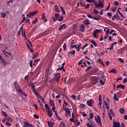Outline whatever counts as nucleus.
Segmentation results:
<instances>
[{"label":"nucleus","mask_w":127,"mask_h":127,"mask_svg":"<svg viewBox=\"0 0 127 127\" xmlns=\"http://www.w3.org/2000/svg\"><path fill=\"white\" fill-rule=\"evenodd\" d=\"M94 4L95 5L96 8H98V7H101V8H103L104 7V0H99L98 1V3L97 4V1L94 2Z\"/></svg>","instance_id":"nucleus-1"},{"label":"nucleus","mask_w":127,"mask_h":127,"mask_svg":"<svg viewBox=\"0 0 127 127\" xmlns=\"http://www.w3.org/2000/svg\"><path fill=\"white\" fill-rule=\"evenodd\" d=\"M32 91L34 95H35L37 98H38V97H40V98L41 97V95H40L39 93L37 92V90H36V88H35V86H34V84H32Z\"/></svg>","instance_id":"nucleus-2"},{"label":"nucleus","mask_w":127,"mask_h":127,"mask_svg":"<svg viewBox=\"0 0 127 127\" xmlns=\"http://www.w3.org/2000/svg\"><path fill=\"white\" fill-rule=\"evenodd\" d=\"M95 120L98 126H100V127H102V122L101 121V117H100V116H97V117H95Z\"/></svg>","instance_id":"nucleus-3"},{"label":"nucleus","mask_w":127,"mask_h":127,"mask_svg":"<svg viewBox=\"0 0 127 127\" xmlns=\"http://www.w3.org/2000/svg\"><path fill=\"white\" fill-rule=\"evenodd\" d=\"M14 85L15 86V88L16 89V90L19 92H20V91H21V88H20V86H19V85H18V84L17 83V81H15L14 82Z\"/></svg>","instance_id":"nucleus-4"},{"label":"nucleus","mask_w":127,"mask_h":127,"mask_svg":"<svg viewBox=\"0 0 127 127\" xmlns=\"http://www.w3.org/2000/svg\"><path fill=\"white\" fill-rule=\"evenodd\" d=\"M91 80L92 83H93V84H94V85H96V84L98 83V77H97L93 76L92 77H91Z\"/></svg>","instance_id":"nucleus-5"},{"label":"nucleus","mask_w":127,"mask_h":127,"mask_svg":"<svg viewBox=\"0 0 127 127\" xmlns=\"http://www.w3.org/2000/svg\"><path fill=\"white\" fill-rule=\"evenodd\" d=\"M100 32H101V30H99V29H96L93 31V37H94V38H97V34H98V33H100Z\"/></svg>","instance_id":"nucleus-6"},{"label":"nucleus","mask_w":127,"mask_h":127,"mask_svg":"<svg viewBox=\"0 0 127 127\" xmlns=\"http://www.w3.org/2000/svg\"><path fill=\"white\" fill-rule=\"evenodd\" d=\"M81 47V44L78 45H71V48H76L77 51H80V47Z\"/></svg>","instance_id":"nucleus-7"},{"label":"nucleus","mask_w":127,"mask_h":127,"mask_svg":"<svg viewBox=\"0 0 127 127\" xmlns=\"http://www.w3.org/2000/svg\"><path fill=\"white\" fill-rule=\"evenodd\" d=\"M27 41L28 42L26 43L28 49H29L30 52H32V49L31 48H30V46H31V47H32V44L31 43V42H30V41H29V40H28ZM29 44H30V45H29Z\"/></svg>","instance_id":"nucleus-8"},{"label":"nucleus","mask_w":127,"mask_h":127,"mask_svg":"<svg viewBox=\"0 0 127 127\" xmlns=\"http://www.w3.org/2000/svg\"><path fill=\"white\" fill-rule=\"evenodd\" d=\"M60 78H61V75L60 74V73H57L55 75V80L56 81L57 83H58Z\"/></svg>","instance_id":"nucleus-9"},{"label":"nucleus","mask_w":127,"mask_h":127,"mask_svg":"<svg viewBox=\"0 0 127 127\" xmlns=\"http://www.w3.org/2000/svg\"><path fill=\"white\" fill-rule=\"evenodd\" d=\"M0 60L4 66H5V65L7 64V63H6V61L4 60V59H3V58L1 55H0Z\"/></svg>","instance_id":"nucleus-10"},{"label":"nucleus","mask_w":127,"mask_h":127,"mask_svg":"<svg viewBox=\"0 0 127 127\" xmlns=\"http://www.w3.org/2000/svg\"><path fill=\"white\" fill-rule=\"evenodd\" d=\"M23 124L24 125V127H32V125L29 124V123L26 121H24Z\"/></svg>","instance_id":"nucleus-11"},{"label":"nucleus","mask_w":127,"mask_h":127,"mask_svg":"<svg viewBox=\"0 0 127 127\" xmlns=\"http://www.w3.org/2000/svg\"><path fill=\"white\" fill-rule=\"evenodd\" d=\"M66 28H67V26L66 25V24H64L60 26V27L59 28V30L60 31H61L62 29H66Z\"/></svg>","instance_id":"nucleus-12"},{"label":"nucleus","mask_w":127,"mask_h":127,"mask_svg":"<svg viewBox=\"0 0 127 127\" xmlns=\"http://www.w3.org/2000/svg\"><path fill=\"white\" fill-rule=\"evenodd\" d=\"M64 65H65V63L62 64L61 67H60V65H59V68L57 69V71H59V70H63L64 72H65V69H64Z\"/></svg>","instance_id":"nucleus-13"},{"label":"nucleus","mask_w":127,"mask_h":127,"mask_svg":"<svg viewBox=\"0 0 127 127\" xmlns=\"http://www.w3.org/2000/svg\"><path fill=\"white\" fill-rule=\"evenodd\" d=\"M87 105L89 106V107H92L93 104H94V101L92 100H91L89 101L87 100Z\"/></svg>","instance_id":"nucleus-14"},{"label":"nucleus","mask_w":127,"mask_h":127,"mask_svg":"<svg viewBox=\"0 0 127 127\" xmlns=\"http://www.w3.org/2000/svg\"><path fill=\"white\" fill-rule=\"evenodd\" d=\"M113 127H120L121 123H120V122H117L115 121L113 123Z\"/></svg>","instance_id":"nucleus-15"},{"label":"nucleus","mask_w":127,"mask_h":127,"mask_svg":"<svg viewBox=\"0 0 127 127\" xmlns=\"http://www.w3.org/2000/svg\"><path fill=\"white\" fill-rule=\"evenodd\" d=\"M79 29L80 31L84 32L85 31V26L83 24L80 25L79 26Z\"/></svg>","instance_id":"nucleus-16"},{"label":"nucleus","mask_w":127,"mask_h":127,"mask_svg":"<svg viewBox=\"0 0 127 127\" xmlns=\"http://www.w3.org/2000/svg\"><path fill=\"white\" fill-rule=\"evenodd\" d=\"M83 23L85 25H89V24H91V22H90V21H89L88 19H86L85 20H84L83 21Z\"/></svg>","instance_id":"nucleus-17"},{"label":"nucleus","mask_w":127,"mask_h":127,"mask_svg":"<svg viewBox=\"0 0 127 127\" xmlns=\"http://www.w3.org/2000/svg\"><path fill=\"white\" fill-rule=\"evenodd\" d=\"M60 8L62 11L63 14H64V15H65V14H66V11H65V9H64V7H63V6H60Z\"/></svg>","instance_id":"nucleus-18"},{"label":"nucleus","mask_w":127,"mask_h":127,"mask_svg":"<svg viewBox=\"0 0 127 127\" xmlns=\"http://www.w3.org/2000/svg\"><path fill=\"white\" fill-rule=\"evenodd\" d=\"M115 44H117V42H114L112 44L111 48H107V50H113V49H114V45H115Z\"/></svg>","instance_id":"nucleus-19"},{"label":"nucleus","mask_w":127,"mask_h":127,"mask_svg":"<svg viewBox=\"0 0 127 127\" xmlns=\"http://www.w3.org/2000/svg\"><path fill=\"white\" fill-rule=\"evenodd\" d=\"M40 61V59H38L34 61L33 65L34 66H36V65L38 64V62Z\"/></svg>","instance_id":"nucleus-20"},{"label":"nucleus","mask_w":127,"mask_h":127,"mask_svg":"<svg viewBox=\"0 0 127 127\" xmlns=\"http://www.w3.org/2000/svg\"><path fill=\"white\" fill-rule=\"evenodd\" d=\"M18 93H19V94H21L22 95H23V96H25V97H27V94H25V92H24L23 91H22V89H21V90H20Z\"/></svg>","instance_id":"nucleus-21"},{"label":"nucleus","mask_w":127,"mask_h":127,"mask_svg":"<svg viewBox=\"0 0 127 127\" xmlns=\"http://www.w3.org/2000/svg\"><path fill=\"white\" fill-rule=\"evenodd\" d=\"M109 73H113L114 74H117V70L115 68H112Z\"/></svg>","instance_id":"nucleus-22"},{"label":"nucleus","mask_w":127,"mask_h":127,"mask_svg":"<svg viewBox=\"0 0 127 127\" xmlns=\"http://www.w3.org/2000/svg\"><path fill=\"white\" fill-rule=\"evenodd\" d=\"M48 115L49 118H51V117H52V110L48 111Z\"/></svg>","instance_id":"nucleus-23"},{"label":"nucleus","mask_w":127,"mask_h":127,"mask_svg":"<svg viewBox=\"0 0 127 127\" xmlns=\"http://www.w3.org/2000/svg\"><path fill=\"white\" fill-rule=\"evenodd\" d=\"M55 112V116L57 118V119H58V120H59V121H61V118H60V117H59V115H58V114L57 113V112Z\"/></svg>","instance_id":"nucleus-24"},{"label":"nucleus","mask_w":127,"mask_h":127,"mask_svg":"<svg viewBox=\"0 0 127 127\" xmlns=\"http://www.w3.org/2000/svg\"><path fill=\"white\" fill-rule=\"evenodd\" d=\"M64 111H65L66 114H70V113H71V111H70V110L68 108H64Z\"/></svg>","instance_id":"nucleus-25"},{"label":"nucleus","mask_w":127,"mask_h":127,"mask_svg":"<svg viewBox=\"0 0 127 127\" xmlns=\"http://www.w3.org/2000/svg\"><path fill=\"white\" fill-rule=\"evenodd\" d=\"M47 123L49 127H53V122L48 121Z\"/></svg>","instance_id":"nucleus-26"},{"label":"nucleus","mask_w":127,"mask_h":127,"mask_svg":"<svg viewBox=\"0 0 127 127\" xmlns=\"http://www.w3.org/2000/svg\"><path fill=\"white\" fill-rule=\"evenodd\" d=\"M47 35V34H46L45 32H44L39 34V37H43V36H45V35Z\"/></svg>","instance_id":"nucleus-27"},{"label":"nucleus","mask_w":127,"mask_h":127,"mask_svg":"<svg viewBox=\"0 0 127 127\" xmlns=\"http://www.w3.org/2000/svg\"><path fill=\"white\" fill-rule=\"evenodd\" d=\"M60 127H66V125L64 122H62L60 124Z\"/></svg>","instance_id":"nucleus-28"},{"label":"nucleus","mask_w":127,"mask_h":127,"mask_svg":"<svg viewBox=\"0 0 127 127\" xmlns=\"http://www.w3.org/2000/svg\"><path fill=\"white\" fill-rule=\"evenodd\" d=\"M117 88H121L122 89H125L126 86L125 85H123L122 84H120L119 85H117Z\"/></svg>","instance_id":"nucleus-29"},{"label":"nucleus","mask_w":127,"mask_h":127,"mask_svg":"<svg viewBox=\"0 0 127 127\" xmlns=\"http://www.w3.org/2000/svg\"><path fill=\"white\" fill-rule=\"evenodd\" d=\"M98 62L100 64H102L103 67H105V64H104V63H103V60H102V59H99V60H98Z\"/></svg>","instance_id":"nucleus-30"},{"label":"nucleus","mask_w":127,"mask_h":127,"mask_svg":"<svg viewBox=\"0 0 127 127\" xmlns=\"http://www.w3.org/2000/svg\"><path fill=\"white\" fill-rule=\"evenodd\" d=\"M55 9L57 12H60V11H59V9L58 8V6H57V5H56L55 6Z\"/></svg>","instance_id":"nucleus-31"},{"label":"nucleus","mask_w":127,"mask_h":127,"mask_svg":"<svg viewBox=\"0 0 127 127\" xmlns=\"http://www.w3.org/2000/svg\"><path fill=\"white\" fill-rule=\"evenodd\" d=\"M120 112L121 114H125L126 113V111L124 108H120Z\"/></svg>","instance_id":"nucleus-32"},{"label":"nucleus","mask_w":127,"mask_h":127,"mask_svg":"<svg viewBox=\"0 0 127 127\" xmlns=\"http://www.w3.org/2000/svg\"><path fill=\"white\" fill-rule=\"evenodd\" d=\"M45 107L46 110H48V111H50V108L49 107V106L47 104H45Z\"/></svg>","instance_id":"nucleus-33"},{"label":"nucleus","mask_w":127,"mask_h":127,"mask_svg":"<svg viewBox=\"0 0 127 127\" xmlns=\"http://www.w3.org/2000/svg\"><path fill=\"white\" fill-rule=\"evenodd\" d=\"M79 108L80 109H85V105H84L83 103L80 104L79 105Z\"/></svg>","instance_id":"nucleus-34"},{"label":"nucleus","mask_w":127,"mask_h":127,"mask_svg":"<svg viewBox=\"0 0 127 127\" xmlns=\"http://www.w3.org/2000/svg\"><path fill=\"white\" fill-rule=\"evenodd\" d=\"M99 82L102 85H105V83H106V80H100Z\"/></svg>","instance_id":"nucleus-35"},{"label":"nucleus","mask_w":127,"mask_h":127,"mask_svg":"<svg viewBox=\"0 0 127 127\" xmlns=\"http://www.w3.org/2000/svg\"><path fill=\"white\" fill-rule=\"evenodd\" d=\"M107 15H108V17H109V18H112V15L111 12H108L107 13Z\"/></svg>","instance_id":"nucleus-36"},{"label":"nucleus","mask_w":127,"mask_h":127,"mask_svg":"<svg viewBox=\"0 0 127 127\" xmlns=\"http://www.w3.org/2000/svg\"><path fill=\"white\" fill-rule=\"evenodd\" d=\"M50 103L52 107L54 106V102L53 100H51V99H50Z\"/></svg>","instance_id":"nucleus-37"},{"label":"nucleus","mask_w":127,"mask_h":127,"mask_svg":"<svg viewBox=\"0 0 127 127\" xmlns=\"http://www.w3.org/2000/svg\"><path fill=\"white\" fill-rule=\"evenodd\" d=\"M76 53L75 51H70V52L68 53V54H71V55H74Z\"/></svg>","instance_id":"nucleus-38"},{"label":"nucleus","mask_w":127,"mask_h":127,"mask_svg":"<svg viewBox=\"0 0 127 127\" xmlns=\"http://www.w3.org/2000/svg\"><path fill=\"white\" fill-rule=\"evenodd\" d=\"M37 56H38V53H36L35 54L33 55V59H35V58H37Z\"/></svg>","instance_id":"nucleus-39"},{"label":"nucleus","mask_w":127,"mask_h":127,"mask_svg":"<svg viewBox=\"0 0 127 127\" xmlns=\"http://www.w3.org/2000/svg\"><path fill=\"white\" fill-rule=\"evenodd\" d=\"M30 16H32V12H30L29 14H27V18H29Z\"/></svg>","instance_id":"nucleus-40"},{"label":"nucleus","mask_w":127,"mask_h":127,"mask_svg":"<svg viewBox=\"0 0 127 127\" xmlns=\"http://www.w3.org/2000/svg\"><path fill=\"white\" fill-rule=\"evenodd\" d=\"M114 99L116 101H119V98L117 97V94L116 93L114 94Z\"/></svg>","instance_id":"nucleus-41"},{"label":"nucleus","mask_w":127,"mask_h":127,"mask_svg":"<svg viewBox=\"0 0 127 127\" xmlns=\"http://www.w3.org/2000/svg\"><path fill=\"white\" fill-rule=\"evenodd\" d=\"M90 42H91V43H92V44L93 45H94V46H97V44L96 43V42H95V41H94V40H91V41H90Z\"/></svg>","instance_id":"nucleus-42"},{"label":"nucleus","mask_w":127,"mask_h":127,"mask_svg":"<svg viewBox=\"0 0 127 127\" xmlns=\"http://www.w3.org/2000/svg\"><path fill=\"white\" fill-rule=\"evenodd\" d=\"M1 16L2 18H5V16H6V14L4 13H1Z\"/></svg>","instance_id":"nucleus-43"},{"label":"nucleus","mask_w":127,"mask_h":127,"mask_svg":"<svg viewBox=\"0 0 127 127\" xmlns=\"http://www.w3.org/2000/svg\"><path fill=\"white\" fill-rule=\"evenodd\" d=\"M87 2H93L95 3V1H96L95 0H86Z\"/></svg>","instance_id":"nucleus-44"},{"label":"nucleus","mask_w":127,"mask_h":127,"mask_svg":"<svg viewBox=\"0 0 127 127\" xmlns=\"http://www.w3.org/2000/svg\"><path fill=\"white\" fill-rule=\"evenodd\" d=\"M37 12H38V10H36L32 12V15H35V14H36L37 13Z\"/></svg>","instance_id":"nucleus-45"},{"label":"nucleus","mask_w":127,"mask_h":127,"mask_svg":"<svg viewBox=\"0 0 127 127\" xmlns=\"http://www.w3.org/2000/svg\"><path fill=\"white\" fill-rule=\"evenodd\" d=\"M89 117L91 120L94 118V114L93 113H90L89 115Z\"/></svg>","instance_id":"nucleus-46"},{"label":"nucleus","mask_w":127,"mask_h":127,"mask_svg":"<svg viewBox=\"0 0 127 127\" xmlns=\"http://www.w3.org/2000/svg\"><path fill=\"white\" fill-rule=\"evenodd\" d=\"M63 15L61 16L60 18L58 19L59 21H62L63 20Z\"/></svg>","instance_id":"nucleus-47"},{"label":"nucleus","mask_w":127,"mask_h":127,"mask_svg":"<svg viewBox=\"0 0 127 127\" xmlns=\"http://www.w3.org/2000/svg\"><path fill=\"white\" fill-rule=\"evenodd\" d=\"M42 20H44V19H45V14H44V13L42 15Z\"/></svg>","instance_id":"nucleus-48"},{"label":"nucleus","mask_w":127,"mask_h":127,"mask_svg":"<svg viewBox=\"0 0 127 127\" xmlns=\"http://www.w3.org/2000/svg\"><path fill=\"white\" fill-rule=\"evenodd\" d=\"M22 26H23V25H22V26L20 28V30L18 31V36H20V29L22 28Z\"/></svg>","instance_id":"nucleus-49"},{"label":"nucleus","mask_w":127,"mask_h":127,"mask_svg":"<svg viewBox=\"0 0 127 127\" xmlns=\"http://www.w3.org/2000/svg\"><path fill=\"white\" fill-rule=\"evenodd\" d=\"M78 26H77V25L76 24H74L73 25V30H76L77 29V27Z\"/></svg>","instance_id":"nucleus-50"},{"label":"nucleus","mask_w":127,"mask_h":127,"mask_svg":"<svg viewBox=\"0 0 127 127\" xmlns=\"http://www.w3.org/2000/svg\"><path fill=\"white\" fill-rule=\"evenodd\" d=\"M6 126H7V127H11V124H10V123L9 122H7L5 124Z\"/></svg>","instance_id":"nucleus-51"},{"label":"nucleus","mask_w":127,"mask_h":127,"mask_svg":"<svg viewBox=\"0 0 127 127\" xmlns=\"http://www.w3.org/2000/svg\"><path fill=\"white\" fill-rule=\"evenodd\" d=\"M119 61L120 62H121V63H125V61H124V60H123V59H122V58H119Z\"/></svg>","instance_id":"nucleus-52"},{"label":"nucleus","mask_w":127,"mask_h":127,"mask_svg":"<svg viewBox=\"0 0 127 127\" xmlns=\"http://www.w3.org/2000/svg\"><path fill=\"white\" fill-rule=\"evenodd\" d=\"M33 116L35 119H39V116L36 114H34Z\"/></svg>","instance_id":"nucleus-53"},{"label":"nucleus","mask_w":127,"mask_h":127,"mask_svg":"<svg viewBox=\"0 0 127 127\" xmlns=\"http://www.w3.org/2000/svg\"><path fill=\"white\" fill-rule=\"evenodd\" d=\"M37 18H36L35 20L33 21L32 23L33 24H35V23H36V22H37Z\"/></svg>","instance_id":"nucleus-54"},{"label":"nucleus","mask_w":127,"mask_h":127,"mask_svg":"<svg viewBox=\"0 0 127 127\" xmlns=\"http://www.w3.org/2000/svg\"><path fill=\"white\" fill-rule=\"evenodd\" d=\"M55 16L56 18H59V16H60V14L59 13L55 14Z\"/></svg>","instance_id":"nucleus-55"},{"label":"nucleus","mask_w":127,"mask_h":127,"mask_svg":"<svg viewBox=\"0 0 127 127\" xmlns=\"http://www.w3.org/2000/svg\"><path fill=\"white\" fill-rule=\"evenodd\" d=\"M2 114H3L4 116H5V117H7V114H6V112L4 111H1Z\"/></svg>","instance_id":"nucleus-56"},{"label":"nucleus","mask_w":127,"mask_h":127,"mask_svg":"<svg viewBox=\"0 0 127 127\" xmlns=\"http://www.w3.org/2000/svg\"><path fill=\"white\" fill-rule=\"evenodd\" d=\"M94 13H95V14H97L99 13V11H98V10L94 9Z\"/></svg>","instance_id":"nucleus-57"},{"label":"nucleus","mask_w":127,"mask_h":127,"mask_svg":"<svg viewBox=\"0 0 127 127\" xmlns=\"http://www.w3.org/2000/svg\"><path fill=\"white\" fill-rule=\"evenodd\" d=\"M114 4H115V5H119V1H114Z\"/></svg>","instance_id":"nucleus-58"},{"label":"nucleus","mask_w":127,"mask_h":127,"mask_svg":"<svg viewBox=\"0 0 127 127\" xmlns=\"http://www.w3.org/2000/svg\"><path fill=\"white\" fill-rule=\"evenodd\" d=\"M63 48L64 49V51H66V43L64 44V45L63 46Z\"/></svg>","instance_id":"nucleus-59"},{"label":"nucleus","mask_w":127,"mask_h":127,"mask_svg":"<svg viewBox=\"0 0 127 127\" xmlns=\"http://www.w3.org/2000/svg\"><path fill=\"white\" fill-rule=\"evenodd\" d=\"M90 4H87L86 6H85V8L88 9V8H90Z\"/></svg>","instance_id":"nucleus-60"},{"label":"nucleus","mask_w":127,"mask_h":127,"mask_svg":"<svg viewBox=\"0 0 127 127\" xmlns=\"http://www.w3.org/2000/svg\"><path fill=\"white\" fill-rule=\"evenodd\" d=\"M102 80H103L104 81H106V76H105V75H102Z\"/></svg>","instance_id":"nucleus-61"},{"label":"nucleus","mask_w":127,"mask_h":127,"mask_svg":"<svg viewBox=\"0 0 127 127\" xmlns=\"http://www.w3.org/2000/svg\"><path fill=\"white\" fill-rule=\"evenodd\" d=\"M22 16H23V20L22 21H21V22H24L25 20V15L24 14H23L22 15Z\"/></svg>","instance_id":"nucleus-62"},{"label":"nucleus","mask_w":127,"mask_h":127,"mask_svg":"<svg viewBox=\"0 0 127 127\" xmlns=\"http://www.w3.org/2000/svg\"><path fill=\"white\" fill-rule=\"evenodd\" d=\"M82 116L85 118V117H87V114L85 113V112L82 113Z\"/></svg>","instance_id":"nucleus-63"},{"label":"nucleus","mask_w":127,"mask_h":127,"mask_svg":"<svg viewBox=\"0 0 127 127\" xmlns=\"http://www.w3.org/2000/svg\"><path fill=\"white\" fill-rule=\"evenodd\" d=\"M110 28H108L107 30H106V33L108 35V34H109V33H110Z\"/></svg>","instance_id":"nucleus-64"}]
</instances>
